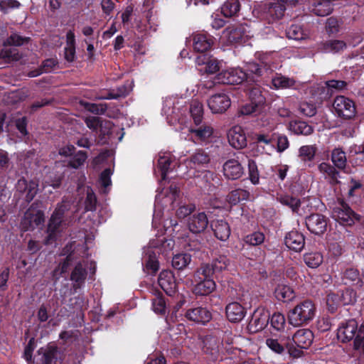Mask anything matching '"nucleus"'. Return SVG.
<instances>
[{
    "label": "nucleus",
    "mask_w": 364,
    "mask_h": 364,
    "mask_svg": "<svg viewBox=\"0 0 364 364\" xmlns=\"http://www.w3.org/2000/svg\"><path fill=\"white\" fill-rule=\"evenodd\" d=\"M215 237L221 240L226 241L230 235V225L225 220H215L210 223Z\"/></svg>",
    "instance_id": "a878e982"
},
{
    "label": "nucleus",
    "mask_w": 364,
    "mask_h": 364,
    "mask_svg": "<svg viewBox=\"0 0 364 364\" xmlns=\"http://www.w3.org/2000/svg\"><path fill=\"white\" fill-rule=\"evenodd\" d=\"M277 200L282 205L290 208L294 213H297L301 206L299 198L287 194L281 195L277 198Z\"/></svg>",
    "instance_id": "a18cd8bd"
},
{
    "label": "nucleus",
    "mask_w": 364,
    "mask_h": 364,
    "mask_svg": "<svg viewBox=\"0 0 364 364\" xmlns=\"http://www.w3.org/2000/svg\"><path fill=\"white\" fill-rule=\"evenodd\" d=\"M173 163V160L170 154H164L162 156H159L157 168L161 172L162 180L165 181L167 173L173 169L171 167Z\"/></svg>",
    "instance_id": "72a5a7b5"
},
{
    "label": "nucleus",
    "mask_w": 364,
    "mask_h": 364,
    "mask_svg": "<svg viewBox=\"0 0 364 364\" xmlns=\"http://www.w3.org/2000/svg\"><path fill=\"white\" fill-rule=\"evenodd\" d=\"M230 260L225 255H219L210 262L202 263L195 273L193 293L196 296H208L216 289L215 279L230 265Z\"/></svg>",
    "instance_id": "f257e3e1"
},
{
    "label": "nucleus",
    "mask_w": 364,
    "mask_h": 364,
    "mask_svg": "<svg viewBox=\"0 0 364 364\" xmlns=\"http://www.w3.org/2000/svg\"><path fill=\"white\" fill-rule=\"evenodd\" d=\"M87 276V271L86 267L81 262H77L72 270L70 277V281L73 282L72 288L74 291L76 292L84 286Z\"/></svg>",
    "instance_id": "a211bd4d"
},
{
    "label": "nucleus",
    "mask_w": 364,
    "mask_h": 364,
    "mask_svg": "<svg viewBox=\"0 0 364 364\" xmlns=\"http://www.w3.org/2000/svg\"><path fill=\"white\" fill-rule=\"evenodd\" d=\"M316 306L311 299L298 303L288 313V320L293 326L308 325L316 316Z\"/></svg>",
    "instance_id": "20e7f679"
},
{
    "label": "nucleus",
    "mask_w": 364,
    "mask_h": 364,
    "mask_svg": "<svg viewBox=\"0 0 364 364\" xmlns=\"http://www.w3.org/2000/svg\"><path fill=\"white\" fill-rule=\"evenodd\" d=\"M209 155L203 149H198L189 157L190 163L195 166H201L209 162Z\"/></svg>",
    "instance_id": "8fccbe9b"
},
{
    "label": "nucleus",
    "mask_w": 364,
    "mask_h": 364,
    "mask_svg": "<svg viewBox=\"0 0 364 364\" xmlns=\"http://www.w3.org/2000/svg\"><path fill=\"white\" fill-rule=\"evenodd\" d=\"M341 279L343 284L364 289V273L354 267L346 268L343 272Z\"/></svg>",
    "instance_id": "ddd939ff"
},
{
    "label": "nucleus",
    "mask_w": 364,
    "mask_h": 364,
    "mask_svg": "<svg viewBox=\"0 0 364 364\" xmlns=\"http://www.w3.org/2000/svg\"><path fill=\"white\" fill-rule=\"evenodd\" d=\"M200 60V58H198ZM199 63L205 65V71L208 73H215L219 70V63L215 58L204 57V59L199 60Z\"/></svg>",
    "instance_id": "680f3d73"
},
{
    "label": "nucleus",
    "mask_w": 364,
    "mask_h": 364,
    "mask_svg": "<svg viewBox=\"0 0 364 364\" xmlns=\"http://www.w3.org/2000/svg\"><path fill=\"white\" fill-rule=\"evenodd\" d=\"M331 218L341 225L348 227H350L355 222H360L362 220V216L353 210L343 199L338 200V204L332 209Z\"/></svg>",
    "instance_id": "39448f33"
},
{
    "label": "nucleus",
    "mask_w": 364,
    "mask_h": 364,
    "mask_svg": "<svg viewBox=\"0 0 364 364\" xmlns=\"http://www.w3.org/2000/svg\"><path fill=\"white\" fill-rule=\"evenodd\" d=\"M208 224V216L204 212L194 213L187 219V227L189 231L195 235L204 232Z\"/></svg>",
    "instance_id": "f8f14e48"
},
{
    "label": "nucleus",
    "mask_w": 364,
    "mask_h": 364,
    "mask_svg": "<svg viewBox=\"0 0 364 364\" xmlns=\"http://www.w3.org/2000/svg\"><path fill=\"white\" fill-rule=\"evenodd\" d=\"M341 305H342V304L338 294L330 292L327 294L326 306L330 313H335Z\"/></svg>",
    "instance_id": "864d4df0"
},
{
    "label": "nucleus",
    "mask_w": 364,
    "mask_h": 364,
    "mask_svg": "<svg viewBox=\"0 0 364 364\" xmlns=\"http://www.w3.org/2000/svg\"><path fill=\"white\" fill-rule=\"evenodd\" d=\"M270 314L264 308H257L252 315L250 324L254 326L255 331H261L265 328L269 323Z\"/></svg>",
    "instance_id": "412c9836"
},
{
    "label": "nucleus",
    "mask_w": 364,
    "mask_h": 364,
    "mask_svg": "<svg viewBox=\"0 0 364 364\" xmlns=\"http://www.w3.org/2000/svg\"><path fill=\"white\" fill-rule=\"evenodd\" d=\"M248 173L249 179L254 185L259 183V173L257 165L253 159H248Z\"/></svg>",
    "instance_id": "4d7b16f0"
},
{
    "label": "nucleus",
    "mask_w": 364,
    "mask_h": 364,
    "mask_svg": "<svg viewBox=\"0 0 364 364\" xmlns=\"http://www.w3.org/2000/svg\"><path fill=\"white\" fill-rule=\"evenodd\" d=\"M265 240V235L263 232L257 230L250 233L242 238V241L245 244L256 247L262 245Z\"/></svg>",
    "instance_id": "79ce46f5"
},
{
    "label": "nucleus",
    "mask_w": 364,
    "mask_h": 364,
    "mask_svg": "<svg viewBox=\"0 0 364 364\" xmlns=\"http://www.w3.org/2000/svg\"><path fill=\"white\" fill-rule=\"evenodd\" d=\"M87 153L84 151H79L76 154L73 155L68 161V166L73 168L80 167L87 159Z\"/></svg>",
    "instance_id": "6e6d98bb"
},
{
    "label": "nucleus",
    "mask_w": 364,
    "mask_h": 364,
    "mask_svg": "<svg viewBox=\"0 0 364 364\" xmlns=\"http://www.w3.org/2000/svg\"><path fill=\"white\" fill-rule=\"evenodd\" d=\"M230 144L240 149L247 146V138L242 128L240 126L232 127L228 134Z\"/></svg>",
    "instance_id": "393cba45"
},
{
    "label": "nucleus",
    "mask_w": 364,
    "mask_h": 364,
    "mask_svg": "<svg viewBox=\"0 0 364 364\" xmlns=\"http://www.w3.org/2000/svg\"><path fill=\"white\" fill-rule=\"evenodd\" d=\"M223 36L230 43L244 44L247 41L249 35L246 26L240 24L226 28L223 31Z\"/></svg>",
    "instance_id": "9b49d317"
},
{
    "label": "nucleus",
    "mask_w": 364,
    "mask_h": 364,
    "mask_svg": "<svg viewBox=\"0 0 364 364\" xmlns=\"http://www.w3.org/2000/svg\"><path fill=\"white\" fill-rule=\"evenodd\" d=\"M266 344L274 353L282 354L286 352L288 341L269 338L266 340Z\"/></svg>",
    "instance_id": "09e8293b"
},
{
    "label": "nucleus",
    "mask_w": 364,
    "mask_h": 364,
    "mask_svg": "<svg viewBox=\"0 0 364 364\" xmlns=\"http://www.w3.org/2000/svg\"><path fill=\"white\" fill-rule=\"evenodd\" d=\"M151 248L150 247L146 250L144 259L148 272L151 274H156L159 269V262L157 258V254H159V252Z\"/></svg>",
    "instance_id": "c756f323"
},
{
    "label": "nucleus",
    "mask_w": 364,
    "mask_h": 364,
    "mask_svg": "<svg viewBox=\"0 0 364 364\" xmlns=\"http://www.w3.org/2000/svg\"><path fill=\"white\" fill-rule=\"evenodd\" d=\"M347 45L345 41L341 40H328L323 42L319 50L324 53H337L346 49Z\"/></svg>",
    "instance_id": "7c9ffc66"
},
{
    "label": "nucleus",
    "mask_w": 364,
    "mask_h": 364,
    "mask_svg": "<svg viewBox=\"0 0 364 364\" xmlns=\"http://www.w3.org/2000/svg\"><path fill=\"white\" fill-rule=\"evenodd\" d=\"M250 197L248 191L237 188L229 193L228 195V200L232 205H237L242 200H247Z\"/></svg>",
    "instance_id": "c03bdc74"
},
{
    "label": "nucleus",
    "mask_w": 364,
    "mask_h": 364,
    "mask_svg": "<svg viewBox=\"0 0 364 364\" xmlns=\"http://www.w3.org/2000/svg\"><path fill=\"white\" fill-rule=\"evenodd\" d=\"M275 139H277L276 149L278 153H282L289 147V141L286 135L276 133Z\"/></svg>",
    "instance_id": "69168bd1"
},
{
    "label": "nucleus",
    "mask_w": 364,
    "mask_h": 364,
    "mask_svg": "<svg viewBox=\"0 0 364 364\" xmlns=\"http://www.w3.org/2000/svg\"><path fill=\"white\" fill-rule=\"evenodd\" d=\"M16 189L21 193H25V199L29 203L31 202L38 191V183L34 180L27 181L23 177L18 180L16 183Z\"/></svg>",
    "instance_id": "6ab92c4d"
},
{
    "label": "nucleus",
    "mask_w": 364,
    "mask_h": 364,
    "mask_svg": "<svg viewBox=\"0 0 364 364\" xmlns=\"http://www.w3.org/2000/svg\"><path fill=\"white\" fill-rule=\"evenodd\" d=\"M314 333L308 328L299 329L292 337V341L301 349H307L313 343Z\"/></svg>",
    "instance_id": "b1692460"
},
{
    "label": "nucleus",
    "mask_w": 364,
    "mask_h": 364,
    "mask_svg": "<svg viewBox=\"0 0 364 364\" xmlns=\"http://www.w3.org/2000/svg\"><path fill=\"white\" fill-rule=\"evenodd\" d=\"M239 0H226L221 6V13L226 18L237 15L240 10Z\"/></svg>",
    "instance_id": "c9c22d12"
},
{
    "label": "nucleus",
    "mask_w": 364,
    "mask_h": 364,
    "mask_svg": "<svg viewBox=\"0 0 364 364\" xmlns=\"http://www.w3.org/2000/svg\"><path fill=\"white\" fill-rule=\"evenodd\" d=\"M164 227L166 232H168L173 237L180 238V235H177V232L179 231L178 228L179 227L178 220L176 218H169L164 222Z\"/></svg>",
    "instance_id": "052dcab7"
},
{
    "label": "nucleus",
    "mask_w": 364,
    "mask_h": 364,
    "mask_svg": "<svg viewBox=\"0 0 364 364\" xmlns=\"http://www.w3.org/2000/svg\"><path fill=\"white\" fill-rule=\"evenodd\" d=\"M29 41L30 38L23 37L18 34L13 33L4 42V46H21L24 43H28Z\"/></svg>",
    "instance_id": "bf43d9fd"
},
{
    "label": "nucleus",
    "mask_w": 364,
    "mask_h": 364,
    "mask_svg": "<svg viewBox=\"0 0 364 364\" xmlns=\"http://www.w3.org/2000/svg\"><path fill=\"white\" fill-rule=\"evenodd\" d=\"M185 316L190 321L205 324L211 320L212 314L206 308L198 306L188 309Z\"/></svg>",
    "instance_id": "5701e85b"
},
{
    "label": "nucleus",
    "mask_w": 364,
    "mask_h": 364,
    "mask_svg": "<svg viewBox=\"0 0 364 364\" xmlns=\"http://www.w3.org/2000/svg\"><path fill=\"white\" fill-rule=\"evenodd\" d=\"M191 255L188 253H179L172 258V267L177 270L184 269L191 262Z\"/></svg>",
    "instance_id": "37998d69"
},
{
    "label": "nucleus",
    "mask_w": 364,
    "mask_h": 364,
    "mask_svg": "<svg viewBox=\"0 0 364 364\" xmlns=\"http://www.w3.org/2000/svg\"><path fill=\"white\" fill-rule=\"evenodd\" d=\"M214 37L208 33H198L193 36V48L197 53H206L209 51L213 43Z\"/></svg>",
    "instance_id": "2eb2a0df"
},
{
    "label": "nucleus",
    "mask_w": 364,
    "mask_h": 364,
    "mask_svg": "<svg viewBox=\"0 0 364 364\" xmlns=\"http://www.w3.org/2000/svg\"><path fill=\"white\" fill-rule=\"evenodd\" d=\"M149 245L151 247L156 249L159 252H166L173 249L175 242L171 239L167 240L165 237H162L151 241Z\"/></svg>",
    "instance_id": "49530a36"
},
{
    "label": "nucleus",
    "mask_w": 364,
    "mask_h": 364,
    "mask_svg": "<svg viewBox=\"0 0 364 364\" xmlns=\"http://www.w3.org/2000/svg\"><path fill=\"white\" fill-rule=\"evenodd\" d=\"M196 129H191V132L201 141H205L213 134V128L208 125H198Z\"/></svg>",
    "instance_id": "5fc2aeb1"
},
{
    "label": "nucleus",
    "mask_w": 364,
    "mask_h": 364,
    "mask_svg": "<svg viewBox=\"0 0 364 364\" xmlns=\"http://www.w3.org/2000/svg\"><path fill=\"white\" fill-rule=\"evenodd\" d=\"M336 338L341 343L353 342L355 351L364 354V323L358 326L354 318L342 321L336 330Z\"/></svg>",
    "instance_id": "7ed1b4c3"
},
{
    "label": "nucleus",
    "mask_w": 364,
    "mask_h": 364,
    "mask_svg": "<svg viewBox=\"0 0 364 364\" xmlns=\"http://www.w3.org/2000/svg\"><path fill=\"white\" fill-rule=\"evenodd\" d=\"M223 174L228 180H237L242 177L244 168L236 159H229L223 164Z\"/></svg>",
    "instance_id": "4be33fe9"
},
{
    "label": "nucleus",
    "mask_w": 364,
    "mask_h": 364,
    "mask_svg": "<svg viewBox=\"0 0 364 364\" xmlns=\"http://www.w3.org/2000/svg\"><path fill=\"white\" fill-rule=\"evenodd\" d=\"M295 80L282 75V74H276L272 79V84L275 89H287L292 87L295 85Z\"/></svg>",
    "instance_id": "ea45409f"
},
{
    "label": "nucleus",
    "mask_w": 364,
    "mask_h": 364,
    "mask_svg": "<svg viewBox=\"0 0 364 364\" xmlns=\"http://www.w3.org/2000/svg\"><path fill=\"white\" fill-rule=\"evenodd\" d=\"M318 171L325 176V178L328 179L331 184H338L340 183L339 170L333 164L327 162H322L318 166Z\"/></svg>",
    "instance_id": "bb28decb"
},
{
    "label": "nucleus",
    "mask_w": 364,
    "mask_h": 364,
    "mask_svg": "<svg viewBox=\"0 0 364 364\" xmlns=\"http://www.w3.org/2000/svg\"><path fill=\"white\" fill-rule=\"evenodd\" d=\"M190 113L195 125H200L203 119V104L198 100H193L190 105Z\"/></svg>",
    "instance_id": "4c0bfd02"
},
{
    "label": "nucleus",
    "mask_w": 364,
    "mask_h": 364,
    "mask_svg": "<svg viewBox=\"0 0 364 364\" xmlns=\"http://www.w3.org/2000/svg\"><path fill=\"white\" fill-rule=\"evenodd\" d=\"M328 219L321 213H312L305 219L307 229L317 235H323L327 229Z\"/></svg>",
    "instance_id": "9d476101"
},
{
    "label": "nucleus",
    "mask_w": 364,
    "mask_h": 364,
    "mask_svg": "<svg viewBox=\"0 0 364 364\" xmlns=\"http://www.w3.org/2000/svg\"><path fill=\"white\" fill-rule=\"evenodd\" d=\"M230 97L225 94H215L208 100V105L213 113H223L230 106Z\"/></svg>",
    "instance_id": "f3484780"
},
{
    "label": "nucleus",
    "mask_w": 364,
    "mask_h": 364,
    "mask_svg": "<svg viewBox=\"0 0 364 364\" xmlns=\"http://www.w3.org/2000/svg\"><path fill=\"white\" fill-rule=\"evenodd\" d=\"M225 314L231 323H239L246 315V309L238 301H232L225 306Z\"/></svg>",
    "instance_id": "aec40b11"
},
{
    "label": "nucleus",
    "mask_w": 364,
    "mask_h": 364,
    "mask_svg": "<svg viewBox=\"0 0 364 364\" xmlns=\"http://www.w3.org/2000/svg\"><path fill=\"white\" fill-rule=\"evenodd\" d=\"M286 247L296 252H300L305 246L304 235L297 230L287 232L284 239Z\"/></svg>",
    "instance_id": "dca6fc26"
},
{
    "label": "nucleus",
    "mask_w": 364,
    "mask_h": 364,
    "mask_svg": "<svg viewBox=\"0 0 364 364\" xmlns=\"http://www.w3.org/2000/svg\"><path fill=\"white\" fill-rule=\"evenodd\" d=\"M299 112L306 117H313L316 114V107L313 102H302L298 108Z\"/></svg>",
    "instance_id": "13d9d810"
},
{
    "label": "nucleus",
    "mask_w": 364,
    "mask_h": 364,
    "mask_svg": "<svg viewBox=\"0 0 364 364\" xmlns=\"http://www.w3.org/2000/svg\"><path fill=\"white\" fill-rule=\"evenodd\" d=\"M275 136L274 132L259 131L253 132L251 139L259 151L267 154L269 151H273L275 149L274 144Z\"/></svg>",
    "instance_id": "1a4fd4ad"
},
{
    "label": "nucleus",
    "mask_w": 364,
    "mask_h": 364,
    "mask_svg": "<svg viewBox=\"0 0 364 364\" xmlns=\"http://www.w3.org/2000/svg\"><path fill=\"white\" fill-rule=\"evenodd\" d=\"M274 295L279 301L289 302L295 297V292L291 287L279 284L274 289Z\"/></svg>",
    "instance_id": "c85d7f7f"
},
{
    "label": "nucleus",
    "mask_w": 364,
    "mask_h": 364,
    "mask_svg": "<svg viewBox=\"0 0 364 364\" xmlns=\"http://www.w3.org/2000/svg\"><path fill=\"white\" fill-rule=\"evenodd\" d=\"M332 318L328 316H322L317 320L316 327L320 332H326L331 328Z\"/></svg>",
    "instance_id": "338daca9"
},
{
    "label": "nucleus",
    "mask_w": 364,
    "mask_h": 364,
    "mask_svg": "<svg viewBox=\"0 0 364 364\" xmlns=\"http://www.w3.org/2000/svg\"><path fill=\"white\" fill-rule=\"evenodd\" d=\"M333 107L335 114L340 118L350 119L356 113L355 102L344 96H337L333 101Z\"/></svg>",
    "instance_id": "6e6552de"
},
{
    "label": "nucleus",
    "mask_w": 364,
    "mask_h": 364,
    "mask_svg": "<svg viewBox=\"0 0 364 364\" xmlns=\"http://www.w3.org/2000/svg\"><path fill=\"white\" fill-rule=\"evenodd\" d=\"M158 283L168 296H172L176 293L177 283L175 276L171 270L161 272L158 278Z\"/></svg>",
    "instance_id": "4468645a"
},
{
    "label": "nucleus",
    "mask_w": 364,
    "mask_h": 364,
    "mask_svg": "<svg viewBox=\"0 0 364 364\" xmlns=\"http://www.w3.org/2000/svg\"><path fill=\"white\" fill-rule=\"evenodd\" d=\"M303 260L308 267L316 269L323 263V257L320 252L312 251L304 254Z\"/></svg>",
    "instance_id": "f704fd0d"
},
{
    "label": "nucleus",
    "mask_w": 364,
    "mask_h": 364,
    "mask_svg": "<svg viewBox=\"0 0 364 364\" xmlns=\"http://www.w3.org/2000/svg\"><path fill=\"white\" fill-rule=\"evenodd\" d=\"M269 323H270V326L274 331L280 332L284 330L286 318L284 314L276 312L270 316Z\"/></svg>",
    "instance_id": "de8ad7c7"
},
{
    "label": "nucleus",
    "mask_w": 364,
    "mask_h": 364,
    "mask_svg": "<svg viewBox=\"0 0 364 364\" xmlns=\"http://www.w3.org/2000/svg\"><path fill=\"white\" fill-rule=\"evenodd\" d=\"M151 301L153 311L157 314L165 315L166 312V301L163 294L157 291Z\"/></svg>",
    "instance_id": "a19ab883"
},
{
    "label": "nucleus",
    "mask_w": 364,
    "mask_h": 364,
    "mask_svg": "<svg viewBox=\"0 0 364 364\" xmlns=\"http://www.w3.org/2000/svg\"><path fill=\"white\" fill-rule=\"evenodd\" d=\"M267 76L264 75L262 77H259L257 81L247 82L245 88L249 101L256 105V107H260L261 108H263L265 105L268 91L263 88L259 82H262Z\"/></svg>",
    "instance_id": "0eeeda50"
},
{
    "label": "nucleus",
    "mask_w": 364,
    "mask_h": 364,
    "mask_svg": "<svg viewBox=\"0 0 364 364\" xmlns=\"http://www.w3.org/2000/svg\"><path fill=\"white\" fill-rule=\"evenodd\" d=\"M331 160L333 164L340 171H344L347 166L346 152L341 147L334 148L331 151Z\"/></svg>",
    "instance_id": "473e14b6"
},
{
    "label": "nucleus",
    "mask_w": 364,
    "mask_h": 364,
    "mask_svg": "<svg viewBox=\"0 0 364 364\" xmlns=\"http://www.w3.org/2000/svg\"><path fill=\"white\" fill-rule=\"evenodd\" d=\"M38 354L41 355V364H52L57 359L58 348L55 344L49 343L45 347H41L38 350Z\"/></svg>",
    "instance_id": "cd10ccee"
},
{
    "label": "nucleus",
    "mask_w": 364,
    "mask_h": 364,
    "mask_svg": "<svg viewBox=\"0 0 364 364\" xmlns=\"http://www.w3.org/2000/svg\"><path fill=\"white\" fill-rule=\"evenodd\" d=\"M287 36L289 38L299 40L303 38V31L299 26L291 25L287 30Z\"/></svg>",
    "instance_id": "774afa93"
},
{
    "label": "nucleus",
    "mask_w": 364,
    "mask_h": 364,
    "mask_svg": "<svg viewBox=\"0 0 364 364\" xmlns=\"http://www.w3.org/2000/svg\"><path fill=\"white\" fill-rule=\"evenodd\" d=\"M267 14L272 21L279 20L284 16L286 7L277 0V2L269 3L267 7Z\"/></svg>",
    "instance_id": "e433bc0d"
},
{
    "label": "nucleus",
    "mask_w": 364,
    "mask_h": 364,
    "mask_svg": "<svg viewBox=\"0 0 364 364\" xmlns=\"http://www.w3.org/2000/svg\"><path fill=\"white\" fill-rule=\"evenodd\" d=\"M113 123L109 120L103 119L102 125L98 129L99 136L102 141H105V137L112 134Z\"/></svg>",
    "instance_id": "0e129e2a"
},
{
    "label": "nucleus",
    "mask_w": 364,
    "mask_h": 364,
    "mask_svg": "<svg viewBox=\"0 0 364 364\" xmlns=\"http://www.w3.org/2000/svg\"><path fill=\"white\" fill-rule=\"evenodd\" d=\"M342 305H353L356 302L357 294L356 291L350 288H346L341 291L339 294Z\"/></svg>",
    "instance_id": "3c124183"
},
{
    "label": "nucleus",
    "mask_w": 364,
    "mask_h": 364,
    "mask_svg": "<svg viewBox=\"0 0 364 364\" xmlns=\"http://www.w3.org/2000/svg\"><path fill=\"white\" fill-rule=\"evenodd\" d=\"M317 152L316 144L303 145L299 149L298 156L303 162H310L314 161Z\"/></svg>",
    "instance_id": "58836bf2"
},
{
    "label": "nucleus",
    "mask_w": 364,
    "mask_h": 364,
    "mask_svg": "<svg viewBox=\"0 0 364 364\" xmlns=\"http://www.w3.org/2000/svg\"><path fill=\"white\" fill-rule=\"evenodd\" d=\"M289 130L296 135L308 136L314 132V127L304 121L295 120L289 124Z\"/></svg>",
    "instance_id": "2f4dec72"
},
{
    "label": "nucleus",
    "mask_w": 364,
    "mask_h": 364,
    "mask_svg": "<svg viewBox=\"0 0 364 364\" xmlns=\"http://www.w3.org/2000/svg\"><path fill=\"white\" fill-rule=\"evenodd\" d=\"M97 197L95 193L90 190L87 191L85 200V210L86 212L95 211L96 210Z\"/></svg>",
    "instance_id": "e2e57ef3"
},
{
    "label": "nucleus",
    "mask_w": 364,
    "mask_h": 364,
    "mask_svg": "<svg viewBox=\"0 0 364 364\" xmlns=\"http://www.w3.org/2000/svg\"><path fill=\"white\" fill-rule=\"evenodd\" d=\"M272 73L270 66L263 61L250 62L245 70L240 68H231L220 72L214 78V83L224 85H240L245 80L246 83L259 80L264 75Z\"/></svg>",
    "instance_id": "f03ea898"
},
{
    "label": "nucleus",
    "mask_w": 364,
    "mask_h": 364,
    "mask_svg": "<svg viewBox=\"0 0 364 364\" xmlns=\"http://www.w3.org/2000/svg\"><path fill=\"white\" fill-rule=\"evenodd\" d=\"M348 188L347 196L348 198H352L360 195L363 190L364 185L360 181L355 178H351L349 181Z\"/></svg>",
    "instance_id": "603ef678"
},
{
    "label": "nucleus",
    "mask_w": 364,
    "mask_h": 364,
    "mask_svg": "<svg viewBox=\"0 0 364 364\" xmlns=\"http://www.w3.org/2000/svg\"><path fill=\"white\" fill-rule=\"evenodd\" d=\"M36 208L37 203H33L26 211L21 222V228L23 231H32L43 224L45 221L44 213L41 210H37Z\"/></svg>",
    "instance_id": "423d86ee"
}]
</instances>
